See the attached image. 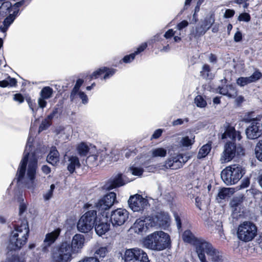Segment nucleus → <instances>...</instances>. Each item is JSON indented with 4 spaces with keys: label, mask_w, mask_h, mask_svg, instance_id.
<instances>
[{
    "label": "nucleus",
    "mask_w": 262,
    "mask_h": 262,
    "mask_svg": "<svg viewBox=\"0 0 262 262\" xmlns=\"http://www.w3.org/2000/svg\"><path fill=\"white\" fill-rule=\"evenodd\" d=\"M229 196V188H224L220 190L216 196V200L221 203L223 200Z\"/></svg>",
    "instance_id": "nucleus-46"
},
{
    "label": "nucleus",
    "mask_w": 262,
    "mask_h": 262,
    "mask_svg": "<svg viewBox=\"0 0 262 262\" xmlns=\"http://www.w3.org/2000/svg\"><path fill=\"white\" fill-rule=\"evenodd\" d=\"M73 254H75L73 252L70 244L65 242L53 249L51 257L54 262H69L73 258Z\"/></svg>",
    "instance_id": "nucleus-8"
},
{
    "label": "nucleus",
    "mask_w": 262,
    "mask_h": 262,
    "mask_svg": "<svg viewBox=\"0 0 262 262\" xmlns=\"http://www.w3.org/2000/svg\"><path fill=\"white\" fill-rule=\"evenodd\" d=\"M115 72V69L112 67H102L93 72V73L90 76V80L97 78L105 80L113 76Z\"/></svg>",
    "instance_id": "nucleus-24"
},
{
    "label": "nucleus",
    "mask_w": 262,
    "mask_h": 262,
    "mask_svg": "<svg viewBox=\"0 0 262 262\" xmlns=\"http://www.w3.org/2000/svg\"><path fill=\"white\" fill-rule=\"evenodd\" d=\"M182 238L184 242L192 245L195 248L197 253L198 247L206 243V241L201 238H198L189 230H185L182 234Z\"/></svg>",
    "instance_id": "nucleus-22"
},
{
    "label": "nucleus",
    "mask_w": 262,
    "mask_h": 262,
    "mask_svg": "<svg viewBox=\"0 0 262 262\" xmlns=\"http://www.w3.org/2000/svg\"><path fill=\"white\" fill-rule=\"evenodd\" d=\"M262 118V116L257 115L255 116L253 115V112H248L245 114L243 118V121L245 123H252L254 120H256V121H260Z\"/></svg>",
    "instance_id": "nucleus-38"
},
{
    "label": "nucleus",
    "mask_w": 262,
    "mask_h": 262,
    "mask_svg": "<svg viewBox=\"0 0 262 262\" xmlns=\"http://www.w3.org/2000/svg\"><path fill=\"white\" fill-rule=\"evenodd\" d=\"M257 229L254 224L245 221L239 225L237 230L238 238L244 242L252 241L257 235Z\"/></svg>",
    "instance_id": "nucleus-9"
},
{
    "label": "nucleus",
    "mask_w": 262,
    "mask_h": 262,
    "mask_svg": "<svg viewBox=\"0 0 262 262\" xmlns=\"http://www.w3.org/2000/svg\"><path fill=\"white\" fill-rule=\"evenodd\" d=\"M85 237L81 234H76L72 239L70 247L75 254L81 252L85 244Z\"/></svg>",
    "instance_id": "nucleus-25"
},
{
    "label": "nucleus",
    "mask_w": 262,
    "mask_h": 262,
    "mask_svg": "<svg viewBox=\"0 0 262 262\" xmlns=\"http://www.w3.org/2000/svg\"><path fill=\"white\" fill-rule=\"evenodd\" d=\"M31 0H0V21L12 10L19 15Z\"/></svg>",
    "instance_id": "nucleus-7"
},
{
    "label": "nucleus",
    "mask_w": 262,
    "mask_h": 262,
    "mask_svg": "<svg viewBox=\"0 0 262 262\" xmlns=\"http://www.w3.org/2000/svg\"><path fill=\"white\" fill-rule=\"evenodd\" d=\"M13 99L14 101L18 102L19 103H21L24 101V97L20 93L14 94L13 97Z\"/></svg>",
    "instance_id": "nucleus-60"
},
{
    "label": "nucleus",
    "mask_w": 262,
    "mask_h": 262,
    "mask_svg": "<svg viewBox=\"0 0 262 262\" xmlns=\"http://www.w3.org/2000/svg\"><path fill=\"white\" fill-rule=\"evenodd\" d=\"M143 246L149 249L162 251L170 245L169 235L162 231H155L146 236L143 240Z\"/></svg>",
    "instance_id": "nucleus-5"
},
{
    "label": "nucleus",
    "mask_w": 262,
    "mask_h": 262,
    "mask_svg": "<svg viewBox=\"0 0 262 262\" xmlns=\"http://www.w3.org/2000/svg\"><path fill=\"white\" fill-rule=\"evenodd\" d=\"M211 145L210 143H207L204 145L199 150L198 154V158L201 159L205 157L210 151Z\"/></svg>",
    "instance_id": "nucleus-43"
},
{
    "label": "nucleus",
    "mask_w": 262,
    "mask_h": 262,
    "mask_svg": "<svg viewBox=\"0 0 262 262\" xmlns=\"http://www.w3.org/2000/svg\"><path fill=\"white\" fill-rule=\"evenodd\" d=\"M155 39H154L153 37L148 39L147 41L143 42L139 44L137 47L141 49V52L142 53L148 47V46L152 45L156 42Z\"/></svg>",
    "instance_id": "nucleus-53"
},
{
    "label": "nucleus",
    "mask_w": 262,
    "mask_h": 262,
    "mask_svg": "<svg viewBox=\"0 0 262 262\" xmlns=\"http://www.w3.org/2000/svg\"><path fill=\"white\" fill-rule=\"evenodd\" d=\"M128 170L133 175L137 177H141L144 172L143 166L138 163L131 165Z\"/></svg>",
    "instance_id": "nucleus-36"
},
{
    "label": "nucleus",
    "mask_w": 262,
    "mask_h": 262,
    "mask_svg": "<svg viewBox=\"0 0 262 262\" xmlns=\"http://www.w3.org/2000/svg\"><path fill=\"white\" fill-rule=\"evenodd\" d=\"M122 64L121 58L117 56L114 57L111 60L106 62L104 66H119Z\"/></svg>",
    "instance_id": "nucleus-54"
},
{
    "label": "nucleus",
    "mask_w": 262,
    "mask_h": 262,
    "mask_svg": "<svg viewBox=\"0 0 262 262\" xmlns=\"http://www.w3.org/2000/svg\"><path fill=\"white\" fill-rule=\"evenodd\" d=\"M211 28L209 25L202 19L195 26L190 27V32L188 34V41H192L193 39L198 40L204 36Z\"/></svg>",
    "instance_id": "nucleus-14"
},
{
    "label": "nucleus",
    "mask_w": 262,
    "mask_h": 262,
    "mask_svg": "<svg viewBox=\"0 0 262 262\" xmlns=\"http://www.w3.org/2000/svg\"><path fill=\"white\" fill-rule=\"evenodd\" d=\"M12 13L9 12L8 13L3 19V24L5 25L8 28L11 26L14 23L15 20L19 16L17 12H15L13 10L12 11Z\"/></svg>",
    "instance_id": "nucleus-33"
},
{
    "label": "nucleus",
    "mask_w": 262,
    "mask_h": 262,
    "mask_svg": "<svg viewBox=\"0 0 262 262\" xmlns=\"http://www.w3.org/2000/svg\"><path fill=\"white\" fill-rule=\"evenodd\" d=\"M30 229L27 220L19 221L14 225L9 239L8 248L10 250L20 249L26 244L29 237Z\"/></svg>",
    "instance_id": "nucleus-3"
},
{
    "label": "nucleus",
    "mask_w": 262,
    "mask_h": 262,
    "mask_svg": "<svg viewBox=\"0 0 262 262\" xmlns=\"http://www.w3.org/2000/svg\"><path fill=\"white\" fill-rule=\"evenodd\" d=\"M163 130L162 129H156L154 133H153L152 136H151V139H158L162 135V133H163Z\"/></svg>",
    "instance_id": "nucleus-63"
},
{
    "label": "nucleus",
    "mask_w": 262,
    "mask_h": 262,
    "mask_svg": "<svg viewBox=\"0 0 262 262\" xmlns=\"http://www.w3.org/2000/svg\"><path fill=\"white\" fill-rule=\"evenodd\" d=\"M83 83V80L81 79H78L76 82V84L73 89L70 97L72 99H74V96L77 94V93L79 92V89L80 86Z\"/></svg>",
    "instance_id": "nucleus-52"
},
{
    "label": "nucleus",
    "mask_w": 262,
    "mask_h": 262,
    "mask_svg": "<svg viewBox=\"0 0 262 262\" xmlns=\"http://www.w3.org/2000/svg\"><path fill=\"white\" fill-rule=\"evenodd\" d=\"M209 61L211 63L215 64L217 62L218 58L216 54L211 53L208 57Z\"/></svg>",
    "instance_id": "nucleus-62"
},
{
    "label": "nucleus",
    "mask_w": 262,
    "mask_h": 262,
    "mask_svg": "<svg viewBox=\"0 0 262 262\" xmlns=\"http://www.w3.org/2000/svg\"><path fill=\"white\" fill-rule=\"evenodd\" d=\"M76 151L80 156H86L88 154L95 153L96 151V146L91 144L81 142L77 144Z\"/></svg>",
    "instance_id": "nucleus-29"
},
{
    "label": "nucleus",
    "mask_w": 262,
    "mask_h": 262,
    "mask_svg": "<svg viewBox=\"0 0 262 262\" xmlns=\"http://www.w3.org/2000/svg\"><path fill=\"white\" fill-rule=\"evenodd\" d=\"M246 34L239 28H236V31L233 35V41L236 43H244L245 41Z\"/></svg>",
    "instance_id": "nucleus-37"
},
{
    "label": "nucleus",
    "mask_w": 262,
    "mask_h": 262,
    "mask_svg": "<svg viewBox=\"0 0 262 262\" xmlns=\"http://www.w3.org/2000/svg\"><path fill=\"white\" fill-rule=\"evenodd\" d=\"M254 151L256 158L262 161V140H259L256 143Z\"/></svg>",
    "instance_id": "nucleus-51"
},
{
    "label": "nucleus",
    "mask_w": 262,
    "mask_h": 262,
    "mask_svg": "<svg viewBox=\"0 0 262 262\" xmlns=\"http://www.w3.org/2000/svg\"><path fill=\"white\" fill-rule=\"evenodd\" d=\"M116 201V193L111 192L100 198L95 203V207L102 216L108 217L110 209Z\"/></svg>",
    "instance_id": "nucleus-12"
},
{
    "label": "nucleus",
    "mask_w": 262,
    "mask_h": 262,
    "mask_svg": "<svg viewBox=\"0 0 262 262\" xmlns=\"http://www.w3.org/2000/svg\"><path fill=\"white\" fill-rule=\"evenodd\" d=\"M89 154L90 155L87 158L86 162L93 165L98 164L97 162L98 160H99L100 164L103 162L108 163L112 161L111 156L107 154L106 151L98 152L96 150L95 153H89Z\"/></svg>",
    "instance_id": "nucleus-19"
},
{
    "label": "nucleus",
    "mask_w": 262,
    "mask_h": 262,
    "mask_svg": "<svg viewBox=\"0 0 262 262\" xmlns=\"http://www.w3.org/2000/svg\"><path fill=\"white\" fill-rule=\"evenodd\" d=\"M128 212L125 209L118 208L111 212V221L113 226H121L128 218Z\"/></svg>",
    "instance_id": "nucleus-18"
},
{
    "label": "nucleus",
    "mask_w": 262,
    "mask_h": 262,
    "mask_svg": "<svg viewBox=\"0 0 262 262\" xmlns=\"http://www.w3.org/2000/svg\"><path fill=\"white\" fill-rule=\"evenodd\" d=\"M150 152L152 157L164 158L167 155V150L162 147L153 148Z\"/></svg>",
    "instance_id": "nucleus-41"
},
{
    "label": "nucleus",
    "mask_w": 262,
    "mask_h": 262,
    "mask_svg": "<svg viewBox=\"0 0 262 262\" xmlns=\"http://www.w3.org/2000/svg\"><path fill=\"white\" fill-rule=\"evenodd\" d=\"M61 230L57 228L50 233H48L45 236L42 245V251L46 252L48 248L53 244L60 235Z\"/></svg>",
    "instance_id": "nucleus-26"
},
{
    "label": "nucleus",
    "mask_w": 262,
    "mask_h": 262,
    "mask_svg": "<svg viewBox=\"0 0 262 262\" xmlns=\"http://www.w3.org/2000/svg\"><path fill=\"white\" fill-rule=\"evenodd\" d=\"M260 121L254 120L252 123L249 124L245 130V133L247 139L249 140H255L259 138L262 135V124Z\"/></svg>",
    "instance_id": "nucleus-17"
},
{
    "label": "nucleus",
    "mask_w": 262,
    "mask_h": 262,
    "mask_svg": "<svg viewBox=\"0 0 262 262\" xmlns=\"http://www.w3.org/2000/svg\"><path fill=\"white\" fill-rule=\"evenodd\" d=\"M108 252V250L106 246L100 247L95 250L94 252L95 257L97 258V257L104 258Z\"/></svg>",
    "instance_id": "nucleus-49"
},
{
    "label": "nucleus",
    "mask_w": 262,
    "mask_h": 262,
    "mask_svg": "<svg viewBox=\"0 0 262 262\" xmlns=\"http://www.w3.org/2000/svg\"><path fill=\"white\" fill-rule=\"evenodd\" d=\"M201 75L204 78L211 79L214 76V73L210 67H203L202 70L201 71Z\"/></svg>",
    "instance_id": "nucleus-45"
},
{
    "label": "nucleus",
    "mask_w": 262,
    "mask_h": 262,
    "mask_svg": "<svg viewBox=\"0 0 262 262\" xmlns=\"http://www.w3.org/2000/svg\"><path fill=\"white\" fill-rule=\"evenodd\" d=\"M188 160V157L182 154L170 155L164 162L163 167L166 169L176 170L183 167Z\"/></svg>",
    "instance_id": "nucleus-13"
},
{
    "label": "nucleus",
    "mask_w": 262,
    "mask_h": 262,
    "mask_svg": "<svg viewBox=\"0 0 262 262\" xmlns=\"http://www.w3.org/2000/svg\"><path fill=\"white\" fill-rule=\"evenodd\" d=\"M78 262H100L98 258L93 256L85 257Z\"/></svg>",
    "instance_id": "nucleus-59"
},
{
    "label": "nucleus",
    "mask_w": 262,
    "mask_h": 262,
    "mask_svg": "<svg viewBox=\"0 0 262 262\" xmlns=\"http://www.w3.org/2000/svg\"><path fill=\"white\" fill-rule=\"evenodd\" d=\"M221 12L223 13V18L227 19H232L235 14V10L232 8H224Z\"/></svg>",
    "instance_id": "nucleus-50"
},
{
    "label": "nucleus",
    "mask_w": 262,
    "mask_h": 262,
    "mask_svg": "<svg viewBox=\"0 0 262 262\" xmlns=\"http://www.w3.org/2000/svg\"><path fill=\"white\" fill-rule=\"evenodd\" d=\"M219 93L227 96L230 98H234L237 96V91L232 84L227 85L225 87L219 88Z\"/></svg>",
    "instance_id": "nucleus-32"
},
{
    "label": "nucleus",
    "mask_w": 262,
    "mask_h": 262,
    "mask_svg": "<svg viewBox=\"0 0 262 262\" xmlns=\"http://www.w3.org/2000/svg\"><path fill=\"white\" fill-rule=\"evenodd\" d=\"M141 53L140 48L135 47L133 51L121 58V61L123 63L129 64L136 59V56L141 55Z\"/></svg>",
    "instance_id": "nucleus-31"
},
{
    "label": "nucleus",
    "mask_w": 262,
    "mask_h": 262,
    "mask_svg": "<svg viewBox=\"0 0 262 262\" xmlns=\"http://www.w3.org/2000/svg\"><path fill=\"white\" fill-rule=\"evenodd\" d=\"M197 256L200 262H228L224 253L207 241L198 247Z\"/></svg>",
    "instance_id": "nucleus-4"
},
{
    "label": "nucleus",
    "mask_w": 262,
    "mask_h": 262,
    "mask_svg": "<svg viewBox=\"0 0 262 262\" xmlns=\"http://www.w3.org/2000/svg\"><path fill=\"white\" fill-rule=\"evenodd\" d=\"M71 128L67 127L62 129L57 133V136L59 138H60L63 141H66L69 139L71 135Z\"/></svg>",
    "instance_id": "nucleus-44"
},
{
    "label": "nucleus",
    "mask_w": 262,
    "mask_h": 262,
    "mask_svg": "<svg viewBox=\"0 0 262 262\" xmlns=\"http://www.w3.org/2000/svg\"><path fill=\"white\" fill-rule=\"evenodd\" d=\"M119 254L124 262H150L146 252L138 247L126 249L123 255Z\"/></svg>",
    "instance_id": "nucleus-11"
},
{
    "label": "nucleus",
    "mask_w": 262,
    "mask_h": 262,
    "mask_svg": "<svg viewBox=\"0 0 262 262\" xmlns=\"http://www.w3.org/2000/svg\"><path fill=\"white\" fill-rule=\"evenodd\" d=\"M246 170L238 164H232L227 166L221 172V178L227 185L236 184L243 177Z\"/></svg>",
    "instance_id": "nucleus-6"
},
{
    "label": "nucleus",
    "mask_w": 262,
    "mask_h": 262,
    "mask_svg": "<svg viewBox=\"0 0 262 262\" xmlns=\"http://www.w3.org/2000/svg\"><path fill=\"white\" fill-rule=\"evenodd\" d=\"M215 11L213 10H211L209 11L208 14L202 19L205 22H206L208 25H209L210 28H211L212 25L214 23L215 21Z\"/></svg>",
    "instance_id": "nucleus-47"
},
{
    "label": "nucleus",
    "mask_w": 262,
    "mask_h": 262,
    "mask_svg": "<svg viewBox=\"0 0 262 262\" xmlns=\"http://www.w3.org/2000/svg\"><path fill=\"white\" fill-rule=\"evenodd\" d=\"M17 81L15 79L9 77L7 79L2 80L1 82V86L2 88H6L7 86L13 87L16 84Z\"/></svg>",
    "instance_id": "nucleus-48"
},
{
    "label": "nucleus",
    "mask_w": 262,
    "mask_h": 262,
    "mask_svg": "<svg viewBox=\"0 0 262 262\" xmlns=\"http://www.w3.org/2000/svg\"><path fill=\"white\" fill-rule=\"evenodd\" d=\"M199 12L193 10L192 12V18L190 19V23L191 25H196L199 22Z\"/></svg>",
    "instance_id": "nucleus-55"
},
{
    "label": "nucleus",
    "mask_w": 262,
    "mask_h": 262,
    "mask_svg": "<svg viewBox=\"0 0 262 262\" xmlns=\"http://www.w3.org/2000/svg\"><path fill=\"white\" fill-rule=\"evenodd\" d=\"M54 94V90L49 86L43 87L39 93V97L37 100L38 106L43 108L47 105V100L51 98Z\"/></svg>",
    "instance_id": "nucleus-23"
},
{
    "label": "nucleus",
    "mask_w": 262,
    "mask_h": 262,
    "mask_svg": "<svg viewBox=\"0 0 262 262\" xmlns=\"http://www.w3.org/2000/svg\"><path fill=\"white\" fill-rule=\"evenodd\" d=\"M69 162L68 169L71 173H73L76 168L80 166L79 159L75 156L70 157L69 158Z\"/></svg>",
    "instance_id": "nucleus-35"
},
{
    "label": "nucleus",
    "mask_w": 262,
    "mask_h": 262,
    "mask_svg": "<svg viewBox=\"0 0 262 262\" xmlns=\"http://www.w3.org/2000/svg\"><path fill=\"white\" fill-rule=\"evenodd\" d=\"M11 261L12 262H25V260L23 257H20L17 255L12 256L10 258Z\"/></svg>",
    "instance_id": "nucleus-64"
},
{
    "label": "nucleus",
    "mask_w": 262,
    "mask_h": 262,
    "mask_svg": "<svg viewBox=\"0 0 262 262\" xmlns=\"http://www.w3.org/2000/svg\"><path fill=\"white\" fill-rule=\"evenodd\" d=\"M151 227L149 225L148 216L137 219L133 226L130 228L129 231L138 234H142L146 232L148 228Z\"/></svg>",
    "instance_id": "nucleus-20"
},
{
    "label": "nucleus",
    "mask_w": 262,
    "mask_h": 262,
    "mask_svg": "<svg viewBox=\"0 0 262 262\" xmlns=\"http://www.w3.org/2000/svg\"><path fill=\"white\" fill-rule=\"evenodd\" d=\"M108 217L102 216V218L98 217L97 222L95 223V231L96 233L101 236L104 234L108 231L110 227V223H108Z\"/></svg>",
    "instance_id": "nucleus-27"
},
{
    "label": "nucleus",
    "mask_w": 262,
    "mask_h": 262,
    "mask_svg": "<svg viewBox=\"0 0 262 262\" xmlns=\"http://www.w3.org/2000/svg\"><path fill=\"white\" fill-rule=\"evenodd\" d=\"M189 25H191L187 19H182L176 25V28L179 31V35H181L182 33H186V29Z\"/></svg>",
    "instance_id": "nucleus-39"
},
{
    "label": "nucleus",
    "mask_w": 262,
    "mask_h": 262,
    "mask_svg": "<svg viewBox=\"0 0 262 262\" xmlns=\"http://www.w3.org/2000/svg\"><path fill=\"white\" fill-rule=\"evenodd\" d=\"M97 220L98 216L96 210H92L86 212L77 222L78 231L82 233L89 232L93 228Z\"/></svg>",
    "instance_id": "nucleus-10"
},
{
    "label": "nucleus",
    "mask_w": 262,
    "mask_h": 262,
    "mask_svg": "<svg viewBox=\"0 0 262 262\" xmlns=\"http://www.w3.org/2000/svg\"><path fill=\"white\" fill-rule=\"evenodd\" d=\"M59 160L58 151L55 147H52L47 158L48 162L54 165L59 162Z\"/></svg>",
    "instance_id": "nucleus-34"
},
{
    "label": "nucleus",
    "mask_w": 262,
    "mask_h": 262,
    "mask_svg": "<svg viewBox=\"0 0 262 262\" xmlns=\"http://www.w3.org/2000/svg\"><path fill=\"white\" fill-rule=\"evenodd\" d=\"M195 142V136L193 134L190 136H184L179 138L178 141V145L179 147L189 149Z\"/></svg>",
    "instance_id": "nucleus-30"
},
{
    "label": "nucleus",
    "mask_w": 262,
    "mask_h": 262,
    "mask_svg": "<svg viewBox=\"0 0 262 262\" xmlns=\"http://www.w3.org/2000/svg\"><path fill=\"white\" fill-rule=\"evenodd\" d=\"M262 76V74L257 71L254 72L252 75L249 77H241L236 80V83L240 86H244L246 85L255 82L259 80Z\"/></svg>",
    "instance_id": "nucleus-28"
},
{
    "label": "nucleus",
    "mask_w": 262,
    "mask_h": 262,
    "mask_svg": "<svg viewBox=\"0 0 262 262\" xmlns=\"http://www.w3.org/2000/svg\"><path fill=\"white\" fill-rule=\"evenodd\" d=\"M194 103L196 107L201 108H205L207 105L205 96L201 95H198L194 98Z\"/></svg>",
    "instance_id": "nucleus-40"
},
{
    "label": "nucleus",
    "mask_w": 262,
    "mask_h": 262,
    "mask_svg": "<svg viewBox=\"0 0 262 262\" xmlns=\"http://www.w3.org/2000/svg\"><path fill=\"white\" fill-rule=\"evenodd\" d=\"M34 139L29 136L27 143L16 173L17 181L25 187L33 192L37 186L35 176L37 168V160L40 156L38 150L33 151L32 143Z\"/></svg>",
    "instance_id": "nucleus-1"
},
{
    "label": "nucleus",
    "mask_w": 262,
    "mask_h": 262,
    "mask_svg": "<svg viewBox=\"0 0 262 262\" xmlns=\"http://www.w3.org/2000/svg\"><path fill=\"white\" fill-rule=\"evenodd\" d=\"M221 138L222 139H230L232 141L227 142L225 146L223 152L221 155V163H226L231 161L235 155H243V149L241 146L236 147L233 141L236 139L240 140L242 137L239 132L235 130L234 127L225 123L222 127Z\"/></svg>",
    "instance_id": "nucleus-2"
},
{
    "label": "nucleus",
    "mask_w": 262,
    "mask_h": 262,
    "mask_svg": "<svg viewBox=\"0 0 262 262\" xmlns=\"http://www.w3.org/2000/svg\"><path fill=\"white\" fill-rule=\"evenodd\" d=\"M148 220H149V225L151 227L156 226L166 227L169 224L170 217L167 213L161 212L148 216Z\"/></svg>",
    "instance_id": "nucleus-16"
},
{
    "label": "nucleus",
    "mask_w": 262,
    "mask_h": 262,
    "mask_svg": "<svg viewBox=\"0 0 262 262\" xmlns=\"http://www.w3.org/2000/svg\"><path fill=\"white\" fill-rule=\"evenodd\" d=\"M130 180L126 179L124 176L118 173L112 177L108 182L104 186V189L110 190L115 188L118 187L129 182Z\"/></svg>",
    "instance_id": "nucleus-21"
},
{
    "label": "nucleus",
    "mask_w": 262,
    "mask_h": 262,
    "mask_svg": "<svg viewBox=\"0 0 262 262\" xmlns=\"http://www.w3.org/2000/svg\"><path fill=\"white\" fill-rule=\"evenodd\" d=\"M176 31H174L173 29H168L164 34L163 36L166 39H170L176 34Z\"/></svg>",
    "instance_id": "nucleus-56"
},
{
    "label": "nucleus",
    "mask_w": 262,
    "mask_h": 262,
    "mask_svg": "<svg viewBox=\"0 0 262 262\" xmlns=\"http://www.w3.org/2000/svg\"><path fill=\"white\" fill-rule=\"evenodd\" d=\"M251 17L249 12L244 10L242 12L239 13V15L237 17L236 21L248 23L251 21Z\"/></svg>",
    "instance_id": "nucleus-42"
},
{
    "label": "nucleus",
    "mask_w": 262,
    "mask_h": 262,
    "mask_svg": "<svg viewBox=\"0 0 262 262\" xmlns=\"http://www.w3.org/2000/svg\"><path fill=\"white\" fill-rule=\"evenodd\" d=\"M129 208L134 212H142L147 208L149 203L141 195L136 194L130 196L128 200Z\"/></svg>",
    "instance_id": "nucleus-15"
},
{
    "label": "nucleus",
    "mask_w": 262,
    "mask_h": 262,
    "mask_svg": "<svg viewBox=\"0 0 262 262\" xmlns=\"http://www.w3.org/2000/svg\"><path fill=\"white\" fill-rule=\"evenodd\" d=\"M50 125V122L49 120L46 119L43 120L39 127V132H42V130L47 129Z\"/></svg>",
    "instance_id": "nucleus-58"
},
{
    "label": "nucleus",
    "mask_w": 262,
    "mask_h": 262,
    "mask_svg": "<svg viewBox=\"0 0 262 262\" xmlns=\"http://www.w3.org/2000/svg\"><path fill=\"white\" fill-rule=\"evenodd\" d=\"M76 95H78L80 99L81 100L83 104H85L88 103L89 99L87 95L82 91L78 92Z\"/></svg>",
    "instance_id": "nucleus-57"
},
{
    "label": "nucleus",
    "mask_w": 262,
    "mask_h": 262,
    "mask_svg": "<svg viewBox=\"0 0 262 262\" xmlns=\"http://www.w3.org/2000/svg\"><path fill=\"white\" fill-rule=\"evenodd\" d=\"M27 103L30 108L32 110V113L34 114L36 112V104L34 101H32L31 99H27Z\"/></svg>",
    "instance_id": "nucleus-61"
}]
</instances>
